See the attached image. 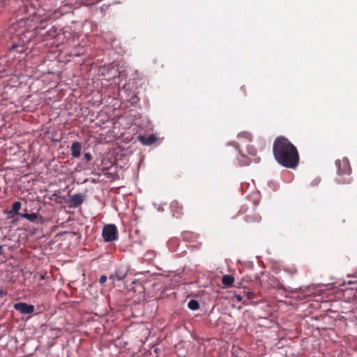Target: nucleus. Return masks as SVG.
I'll use <instances>...</instances> for the list:
<instances>
[{
	"instance_id": "obj_24",
	"label": "nucleus",
	"mask_w": 357,
	"mask_h": 357,
	"mask_svg": "<svg viewBox=\"0 0 357 357\" xmlns=\"http://www.w3.org/2000/svg\"><path fill=\"white\" fill-rule=\"evenodd\" d=\"M149 255V257H151V256H155V253L154 252H147L146 254V256H148Z\"/></svg>"
},
{
	"instance_id": "obj_4",
	"label": "nucleus",
	"mask_w": 357,
	"mask_h": 357,
	"mask_svg": "<svg viewBox=\"0 0 357 357\" xmlns=\"http://www.w3.org/2000/svg\"><path fill=\"white\" fill-rule=\"evenodd\" d=\"M337 167V174L338 176L350 175L351 173V167L350 166L348 158H343L335 161Z\"/></svg>"
},
{
	"instance_id": "obj_9",
	"label": "nucleus",
	"mask_w": 357,
	"mask_h": 357,
	"mask_svg": "<svg viewBox=\"0 0 357 357\" xmlns=\"http://www.w3.org/2000/svg\"><path fill=\"white\" fill-rule=\"evenodd\" d=\"M71 155L73 158H79L81 155L82 144L79 142H75L72 144L71 147Z\"/></svg>"
},
{
	"instance_id": "obj_6",
	"label": "nucleus",
	"mask_w": 357,
	"mask_h": 357,
	"mask_svg": "<svg viewBox=\"0 0 357 357\" xmlns=\"http://www.w3.org/2000/svg\"><path fill=\"white\" fill-rule=\"evenodd\" d=\"M128 271V269L126 266H121L120 267H118L115 270L114 273L112 274L109 276V279L113 280H116L118 281H121L126 277Z\"/></svg>"
},
{
	"instance_id": "obj_11",
	"label": "nucleus",
	"mask_w": 357,
	"mask_h": 357,
	"mask_svg": "<svg viewBox=\"0 0 357 357\" xmlns=\"http://www.w3.org/2000/svg\"><path fill=\"white\" fill-rule=\"evenodd\" d=\"M261 217L257 213H254L245 216V220L248 224L258 223L261 221Z\"/></svg>"
},
{
	"instance_id": "obj_17",
	"label": "nucleus",
	"mask_w": 357,
	"mask_h": 357,
	"mask_svg": "<svg viewBox=\"0 0 357 357\" xmlns=\"http://www.w3.org/2000/svg\"><path fill=\"white\" fill-rule=\"evenodd\" d=\"M247 153L251 156H253V157L257 156V149L252 145H248L247 146Z\"/></svg>"
},
{
	"instance_id": "obj_2",
	"label": "nucleus",
	"mask_w": 357,
	"mask_h": 357,
	"mask_svg": "<svg viewBox=\"0 0 357 357\" xmlns=\"http://www.w3.org/2000/svg\"><path fill=\"white\" fill-rule=\"evenodd\" d=\"M26 43L24 35H15L8 42V48L10 52L16 51L18 53H23L26 50Z\"/></svg>"
},
{
	"instance_id": "obj_13",
	"label": "nucleus",
	"mask_w": 357,
	"mask_h": 357,
	"mask_svg": "<svg viewBox=\"0 0 357 357\" xmlns=\"http://www.w3.org/2000/svg\"><path fill=\"white\" fill-rule=\"evenodd\" d=\"M234 282V278L230 275H225L222 278V283L226 287H231Z\"/></svg>"
},
{
	"instance_id": "obj_1",
	"label": "nucleus",
	"mask_w": 357,
	"mask_h": 357,
	"mask_svg": "<svg viewBox=\"0 0 357 357\" xmlns=\"http://www.w3.org/2000/svg\"><path fill=\"white\" fill-rule=\"evenodd\" d=\"M273 153L278 164L284 167L295 169L299 163L300 157L296 147L283 136H279L274 140Z\"/></svg>"
},
{
	"instance_id": "obj_29",
	"label": "nucleus",
	"mask_w": 357,
	"mask_h": 357,
	"mask_svg": "<svg viewBox=\"0 0 357 357\" xmlns=\"http://www.w3.org/2000/svg\"><path fill=\"white\" fill-rule=\"evenodd\" d=\"M53 32H54V34L52 35V34L49 33V35L52 36H54L56 35V31L54 30Z\"/></svg>"
},
{
	"instance_id": "obj_19",
	"label": "nucleus",
	"mask_w": 357,
	"mask_h": 357,
	"mask_svg": "<svg viewBox=\"0 0 357 357\" xmlns=\"http://www.w3.org/2000/svg\"><path fill=\"white\" fill-rule=\"evenodd\" d=\"M84 158L87 160V161H90L92 160V155L90 153H84Z\"/></svg>"
},
{
	"instance_id": "obj_5",
	"label": "nucleus",
	"mask_w": 357,
	"mask_h": 357,
	"mask_svg": "<svg viewBox=\"0 0 357 357\" xmlns=\"http://www.w3.org/2000/svg\"><path fill=\"white\" fill-rule=\"evenodd\" d=\"M14 308L23 314H31L34 312V306L26 303H17L14 304Z\"/></svg>"
},
{
	"instance_id": "obj_27",
	"label": "nucleus",
	"mask_w": 357,
	"mask_h": 357,
	"mask_svg": "<svg viewBox=\"0 0 357 357\" xmlns=\"http://www.w3.org/2000/svg\"><path fill=\"white\" fill-rule=\"evenodd\" d=\"M3 253V248L2 246L0 245V255H2Z\"/></svg>"
},
{
	"instance_id": "obj_26",
	"label": "nucleus",
	"mask_w": 357,
	"mask_h": 357,
	"mask_svg": "<svg viewBox=\"0 0 357 357\" xmlns=\"http://www.w3.org/2000/svg\"><path fill=\"white\" fill-rule=\"evenodd\" d=\"M7 72H8V70L5 68H3L2 70L0 69V73H7Z\"/></svg>"
},
{
	"instance_id": "obj_20",
	"label": "nucleus",
	"mask_w": 357,
	"mask_h": 357,
	"mask_svg": "<svg viewBox=\"0 0 357 357\" xmlns=\"http://www.w3.org/2000/svg\"><path fill=\"white\" fill-rule=\"evenodd\" d=\"M351 178H347V179H344V180H340V179L337 180V182L340 183H351Z\"/></svg>"
},
{
	"instance_id": "obj_23",
	"label": "nucleus",
	"mask_w": 357,
	"mask_h": 357,
	"mask_svg": "<svg viewBox=\"0 0 357 357\" xmlns=\"http://www.w3.org/2000/svg\"><path fill=\"white\" fill-rule=\"evenodd\" d=\"M6 295V292L4 291L3 289H0V298H2L3 296Z\"/></svg>"
},
{
	"instance_id": "obj_12",
	"label": "nucleus",
	"mask_w": 357,
	"mask_h": 357,
	"mask_svg": "<svg viewBox=\"0 0 357 357\" xmlns=\"http://www.w3.org/2000/svg\"><path fill=\"white\" fill-rule=\"evenodd\" d=\"M156 137L154 135L151 134L149 136L140 137L141 142L144 145H151L156 141Z\"/></svg>"
},
{
	"instance_id": "obj_15",
	"label": "nucleus",
	"mask_w": 357,
	"mask_h": 357,
	"mask_svg": "<svg viewBox=\"0 0 357 357\" xmlns=\"http://www.w3.org/2000/svg\"><path fill=\"white\" fill-rule=\"evenodd\" d=\"M238 138H243L246 139L248 142H251L252 140V135L249 132H241L238 135Z\"/></svg>"
},
{
	"instance_id": "obj_8",
	"label": "nucleus",
	"mask_w": 357,
	"mask_h": 357,
	"mask_svg": "<svg viewBox=\"0 0 357 357\" xmlns=\"http://www.w3.org/2000/svg\"><path fill=\"white\" fill-rule=\"evenodd\" d=\"M170 209L173 215L178 218L182 214L183 206L177 201H174L170 204Z\"/></svg>"
},
{
	"instance_id": "obj_7",
	"label": "nucleus",
	"mask_w": 357,
	"mask_h": 357,
	"mask_svg": "<svg viewBox=\"0 0 357 357\" xmlns=\"http://www.w3.org/2000/svg\"><path fill=\"white\" fill-rule=\"evenodd\" d=\"M238 160L241 165L246 166L249 165L252 161L255 162H259L260 159L259 158L257 157L255 158L254 159H251L245 154H241Z\"/></svg>"
},
{
	"instance_id": "obj_28",
	"label": "nucleus",
	"mask_w": 357,
	"mask_h": 357,
	"mask_svg": "<svg viewBox=\"0 0 357 357\" xmlns=\"http://www.w3.org/2000/svg\"><path fill=\"white\" fill-rule=\"evenodd\" d=\"M40 279H41V280L45 279V275L41 274V275H40Z\"/></svg>"
},
{
	"instance_id": "obj_14",
	"label": "nucleus",
	"mask_w": 357,
	"mask_h": 357,
	"mask_svg": "<svg viewBox=\"0 0 357 357\" xmlns=\"http://www.w3.org/2000/svg\"><path fill=\"white\" fill-rule=\"evenodd\" d=\"M19 215L22 218H26L27 220H29V221L31 222H36V220L38 219V215L35 213H20L19 214Z\"/></svg>"
},
{
	"instance_id": "obj_25",
	"label": "nucleus",
	"mask_w": 357,
	"mask_h": 357,
	"mask_svg": "<svg viewBox=\"0 0 357 357\" xmlns=\"http://www.w3.org/2000/svg\"><path fill=\"white\" fill-rule=\"evenodd\" d=\"M241 90L242 91V92L243 93L244 95L246 94V88L245 86H242L241 88Z\"/></svg>"
},
{
	"instance_id": "obj_21",
	"label": "nucleus",
	"mask_w": 357,
	"mask_h": 357,
	"mask_svg": "<svg viewBox=\"0 0 357 357\" xmlns=\"http://www.w3.org/2000/svg\"><path fill=\"white\" fill-rule=\"evenodd\" d=\"M107 276L101 275L100 279H99V282L100 284H104L107 281Z\"/></svg>"
},
{
	"instance_id": "obj_18",
	"label": "nucleus",
	"mask_w": 357,
	"mask_h": 357,
	"mask_svg": "<svg viewBox=\"0 0 357 357\" xmlns=\"http://www.w3.org/2000/svg\"><path fill=\"white\" fill-rule=\"evenodd\" d=\"M22 206V204L20 202H15L13 204V209L12 211L14 212L16 214H20L18 211H20V208Z\"/></svg>"
},
{
	"instance_id": "obj_10",
	"label": "nucleus",
	"mask_w": 357,
	"mask_h": 357,
	"mask_svg": "<svg viewBox=\"0 0 357 357\" xmlns=\"http://www.w3.org/2000/svg\"><path fill=\"white\" fill-rule=\"evenodd\" d=\"M85 195L82 194H75L71 196L70 201L75 207L81 205L84 201Z\"/></svg>"
},
{
	"instance_id": "obj_16",
	"label": "nucleus",
	"mask_w": 357,
	"mask_h": 357,
	"mask_svg": "<svg viewBox=\"0 0 357 357\" xmlns=\"http://www.w3.org/2000/svg\"><path fill=\"white\" fill-rule=\"evenodd\" d=\"M188 307L192 310H197L199 308V303L196 300H190L188 303Z\"/></svg>"
},
{
	"instance_id": "obj_3",
	"label": "nucleus",
	"mask_w": 357,
	"mask_h": 357,
	"mask_svg": "<svg viewBox=\"0 0 357 357\" xmlns=\"http://www.w3.org/2000/svg\"><path fill=\"white\" fill-rule=\"evenodd\" d=\"M103 239L106 242L114 241L118 238V230L115 225H105L102 231Z\"/></svg>"
},
{
	"instance_id": "obj_22",
	"label": "nucleus",
	"mask_w": 357,
	"mask_h": 357,
	"mask_svg": "<svg viewBox=\"0 0 357 357\" xmlns=\"http://www.w3.org/2000/svg\"><path fill=\"white\" fill-rule=\"evenodd\" d=\"M235 298L238 302H241L243 301V297L241 295H235Z\"/></svg>"
}]
</instances>
